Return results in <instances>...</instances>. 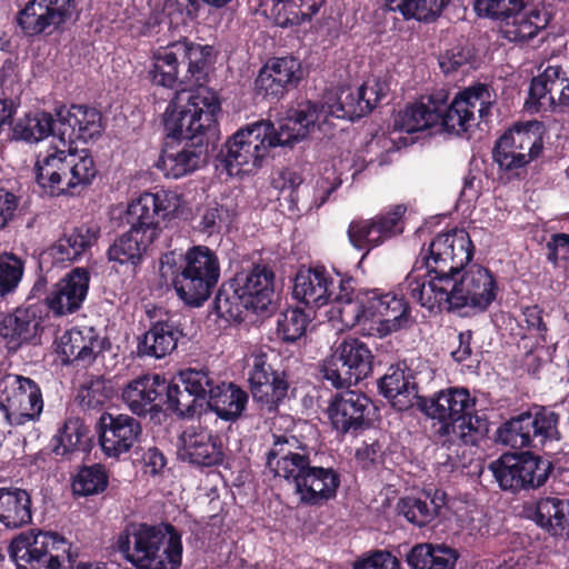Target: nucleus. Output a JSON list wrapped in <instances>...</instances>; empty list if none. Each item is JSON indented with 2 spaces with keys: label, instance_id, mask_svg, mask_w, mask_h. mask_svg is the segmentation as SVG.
Wrapping results in <instances>:
<instances>
[{
  "label": "nucleus",
  "instance_id": "obj_57",
  "mask_svg": "<svg viewBox=\"0 0 569 569\" xmlns=\"http://www.w3.org/2000/svg\"><path fill=\"white\" fill-rule=\"evenodd\" d=\"M310 322L311 315L305 309L288 307L278 315L277 336L282 342L295 343L306 336Z\"/></svg>",
  "mask_w": 569,
  "mask_h": 569
},
{
  "label": "nucleus",
  "instance_id": "obj_56",
  "mask_svg": "<svg viewBox=\"0 0 569 569\" xmlns=\"http://www.w3.org/2000/svg\"><path fill=\"white\" fill-rule=\"evenodd\" d=\"M109 487V471L104 465L80 466L71 479L72 493L76 497H91L103 493Z\"/></svg>",
  "mask_w": 569,
  "mask_h": 569
},
{
  "label": "nucleus",
  "instance_id": "obj_3",
  "mask_svg": "<svg viewBox=\"0 0 569 569\" xmlns=\"http://www.w3.org/2000/svg\"><path fill=\"white\" fill-rule=\"evenodd\" d=\"M160 276L188 307L199 308L211 297L221 273L216 251L192 246L184 253L168 251L160 258Z\"/></svg>",
  "mask_w": 569,
  "mask_h": 569
},
{
  "label": "nucleus",
  "instance_id": "obj_45",
  "mask_svg": "<svg viewBox=\"0 0 569 569\" xmlns=\"http://www.w3.org/2000/svg\"><path fill=\"white\" fill-rule=\"evenodd\" d=\"M99 229L82 224L73 229L69 234L59 238L47 253L52 258L53 263H71L78 260L90 249L99 237Z\"/></svg>",
  "mask_w": 569,
  "mask_h": 569
},
{
  "label": "nucleus",
  "instance_id": "obj_9",
  "mask_svg": "<svg viewBox=\"0 0 569 569\" xmlns=\"http://www.w3.org/2000/svg\"><path fill=\"white\" fill-rule=\"evenodd\" d=\"M460 277L455 276L449 286L438 288L435 296H423L421 289L423 283H418L415 277L410 281L411 289L420 300H423V308L432 311L436 308L440 311H456L466 307L475 311L483 312L495 301L498 292V283L492 272L478 263L466 267Z\"/></svg>",
  "mask_w": 569,
  "mask_h": 569
},
{
  "label": "nucleus",
  "instance_id": "obj_49",
  "mask_svg": "<svg viewBox=\"0 0 569 569\" xmlns=\"http://www.w3.org/2000/svg\"><path fill=\"white\" fill-rule=\"evenodd\" d=\"M39 325L36 312L29 308H18L12 313L3 315L0 319V339L4 341L9 351H16L28 341Z\"/></svg>",
  "mask_w": 569,
  "mask_h": 569
},
{
  "label": "nucleus",
  "instance_id": "obj_40",
  "mask_svg": "<svg viewBox=\"0 0 569 569\" xmlns=\"http://www.w3.org/2000/svg\"><path fill=\"white\" fill-rule=\"evenodd\" d=\"M339 486L340 475L333 468L312 466L295 492L300 505L321 506L336 498Z\"/></svg>",
  "mask_w": 569,
  "mask_h": 569
},
{
  "label": "nucleus",
  "instance_id": "obj_5",
  "mask_svg": "<svg viewBox=\"0 0 569 569\" xmlns=\"http://www.w3.org/2000/svg\"><path fill=\"white\" fill-rule=\"evenodd\" d=\"M117 547L136 569H179L182 535L170 522H131L117 538Z\"/></svg>",
  "mask_w": 569,
  "mask_h": 569
},
{
  "label": "nucleus",
  "instance_id": "obj_4",
  "mask_svg": "<svg viewBox=\"0 0 569 569\" xmlns=\"http://www.w3.org/2000/svg\"><path fill=\"white\" fill-rule=\"evenodd\" d=\"M274 279L272 267L263 261L236 272L217 291L213 301L217 316L229 323H241L249 312L269 311L276 296Z\"/></svg>",
  "mask_w": 569,
  "mask_h": 569
},
{
  "label": "nucleus",
  "instance_id": "obj_19",
  "mask_svg": "<svg viewBox=\"0 0 569 569\" xmlns=\"http://www.w3.org/2000/svg\"><path fill=\"white\" fill-rule=\"evenodd\" d=\"M253 401L267 413H276L288 396L290 372L281 363L270 361L264 352L253 356L248 377Z\"/></svg>",
  "mask_w": 569,
  "mask_h": 569
},
{
  "label": "nucleus",
  "instance_id": "obj_18",
  "mask_svg": "<svg viewBox=\"0 0 569 569\" xmlns=\"http://www.w3.org/2000/svg\"><path fill=\"white\" fill-rule=\"evenodd\" d=\"M43 406L41 388L31 378L8 375L0 380V410L11 426L38 421Z\"/></svg>",
  "mask_w": 569,
  "mask_h": 569
},
{
  "label": "nucleus",
  "instance_id": "obj_13",
  "mask_svg": "<svg viewBox=\"0 0 569 569\" xmlns=\"http://www.w3.org/2000/svg\"><path fill=\"white\" fill-rule=\"evenodd\" d=\"M538 121L516 123L495 143L493 161L509 180L523 178L527 167L543 152V140Z\"/></svg>",
  "mask_w": 569,
  "mask_h": 569
},
{
  "label": "nucleus",
  "instance_id": "obj_24",
  "mask_svg": "<svg viewBox=\"0 0 569 569\" xmlns=\"http://www.w3.org/2000/svg\"><path fill=\"white\" fill-rule=\"evenodd\" d=\"M272 446L266 452V467L295 488L311 469V450L293 435L272 433Z\"/></svg>",
  "mask_w": 569,
  "mask_h": 569
},
{
  "label": "nucleus",
  "instance_id": "obj_26",
  "mask_svg": "<svg viewBox=\"0 0 569 569\" xmlns=\"http://www.w3.org/2000/svg\"><path fill=\"white\" fill-rule=\"evenodd\" d=\"M376 410L373 401L367 395L346 390L331 398L328 418L337 432L357 435L371 427Z\"/></svg>",
  "mask_w": 569,
  "mask_h": 569
},
{
  "label": "nucleus",
  "instance_id": "obj_12",
  "mask_svg": "<svg viewBox=\"0 0 569 569\" xmlns=\"http://www.w3.org/2000/svg\"><path fill=\"white\" fill-rule=\"evenodd\" d=\"M560 415L546 406H533L505 421L495 433V441L513 449L541 448L559 440Z\"/></svg>",
  "mask_w": 569,
  "mask_h": 569
},
{
  "label": "nucleus",
  "instance_id": "obj_55",
  "mask_svg": "<svg viewBox=\"0 0 569 569\" xmlns=\"http://www.w3.org/2000/svg\"><path fill=\"white\" fill-rule=\"evenodd\" d=\"M388 10L399 12L405 20L435 22L451 0H385Z\"/></svg>",
  "mask_w": 569,
  "mask_h": 569
},
{
  "label": "nucleus",
  "instance_id": "obj_15",
  "mask_svg": "<svg viewBox=\"0 0 569 569\" xmlns=\"http://www.w3.org/2000/svg\"><path fill=\"white\" fill-rule=\"evenodd\" d=\"M70 548L71 543L58 532L31 529L11 540L8 553L17 569H60Z\"/></svg>",
  "mask_w": 569,
  "mask_h": 569
},
{
  "label": "nucleus",
  "instance_id": "obj_29",
  "mask_svg": "<svg viewBox=\"0 0 569 569\" xmlns=\"http://www.w3.org/2000/svg\"><path fill=\"white\" fill-rule=\"evenodd\" d=\"M328 101L302 100L288 110L276 134L281 147H291L306 139L316 128L322 129L330 118Z\"/></svg>",
  "mask_w": 569,
  "mask_h": 569
},
{
  "label": "nucleus",
  "instance_id": "obj_41",
  "mask_svg": "<svg viewBox=\"0 0 569 569\" xmlns=\"http://www.w3.org/2000/svg\"><path fill=\"white\" fill-rule=\"evenodd\" d=\"M511 10L510 17L503 20L502 34L511 42H525L533 39L541 30H543L549 21L550 14L543 8L532 7Z\"/></svg>",
  "mask_w": 569,
  "mask_h": 569
},
{
  "label": "nucleus",
  "instance_id": "obj_58",
  "mask_svg": "<svg viewBox=\"0 0 569 569\" xmlns=\"http://www.w3.org/2000/svg\"><path fill=\"white\" fill-rule=\"evenodd\" d=\"M302 182V176L290 168L278 170L272 174L271 186L279 191V200L282 199L287 203V210L291 214L299 216L301 212L299 201Z\"/></svg>",
  "mask_w": 569,
  "mask_h": 569
},
{
  "label": "nucleus",
  "instance_id": "obj_46",
  "mask_svg": "<svg viewBox=\"0 0 569 569\" xmlns=\"http://www.w3.org/2000/svg\"><path fill=\"white\" fill-rule=\"evenodd\" d=\"M446 493L436 490L435 495L422 497L406 496L398 500L396 511L402 516L409 523L423 528L431 523L440 513L445 506Z\"/></svg>",
  "mask_w": 569,
  "mask_h": 569
},
{
  "label": "nucleus",
  "instance_id": "obj_16",
  "mask_svg": "<svg viewBox=\"0 0 569 569\" xmlns=\"http://www.w3.org/2000/svg\"><path fill=\"white\" fill-rule=\"evenodd\" d=\"M488 469L502 491L519 493L542 487L553 465L532 452H505L491 461Z\"/></svg>",
  "mask_w": 569,
  "mask_h": 569
},
{
  "label": "nucleus",
  "instance_id": "obj_62",
  "mask_svg": "<svg viewBox=\"0 0 569 569\" xmlns=\"http://www.w3.org/2000/svg\"><path fill=\"white\" fill-rule=\"evenodd\" d=\"M543 309L538 305L521 307L522 320L519 322L529 337L547 342L549 328L543 319Z\"/></svg>",
  "mask_w": 569,
  "mask_h": 569
},
{
  "label": "nucleus",
  "instance_id": "obj_44",
  "mask_svg": "<svg viewBox=\"0 0 569 569\" xmlns=\"http://www.w3.org/2000/svg\"><path fill=\"white\" fill-rule=\"evenodd\" d=\"M32 521L30 493L18 487H0V523L7 529H19Z\"/></svg>",
  "mask_w": 569,
  "mask_h": 569
},
{
  "label": "nucleus",
  "instance_id": "obj_30",
  "mask_svg": "<svg viewBox=\"0 0 569 569\" xmlns=\"http://www.w3.org/2000/svg\"><path fill=\"white\" fill-rule=\"evenodd\" d=\"M387 84L378 79L362 83L355 91L343 89L337 98L327 100L328 112L330 118L355 121L369 114L387 96Z\"/></svg>",
  "mask_w": 569,
  "mask_h": 569
},
{
  "label": "nucleus",
  "instance_id": "obj_20",
  "mask_svg": "<svg viewBox=\"0 0 569 569\" xmlns=\"http://www.w3.org/2000/svg\"><path fill=\"white\" fill-rule=\"evenodd\" d=\"M407 210L406 204L399 203L389 206L370 219H353L347 229L349 242L355 249L365 251V258L372 249L403 233Z\"/></svg>",
  "mask_w": 569,
  "mask_h": 569
},
{
  "label": "nucleus",
  "instance_id": "obj_28",
  "mask_svg": "<svg viewBox=\"0 0 569 569\" xmlns=\"http://www.w3.org/2000/svg\"><path fill=\"white\" fill-rule=\"evenodd\" d=\"M74 10V0H30L18 12L17 23L26 37H36L51 27L58 29L72 18Z\"/></svg>",
  "mask_w": 569,
  "mask_h": 569
},
{
  "label": "nucleus",
  "instance_id": "obj_48",
  "mask_svg": "<svg viewBox=\"0 0 569 569\" xmlns=\"http://www.w3.org/2000/svg\"><path fill=\"white\" fill-rule=\"evenodd\" d=\"M176 48L178 49L181 63L187 66L184 80H187V82L192 81L199 89H204L202 84L207 81L208 69L214 58L213 47L189 41H179L176 42Z\"/></svg>",
  "mask_w": 569,
  "mask_h": 569
},
{
  "label": "nucleus",
  "instance_id": "obj_64",
  "mask_svg": "<svg viewBox=\"0 0 569 569\" xmlns=\"http://www.w3.org/2000/svg\"><path fill=\"white\" fill-rule=\"evenodd\" d=\"M353 569H400L399 560L387 550H376L353 562Z\"/></svg>",
  "mask_w": 569,
  "mask_h": 569
},
{
  "label": "nucleus",
  "instance_id": "obj_47",
  "mask_svg": "<svg viewBox=\"0 0 569 569\" xmlns=\"http://www.w3.org/2000/svg\"><path fill=\"white\" fill-rule=\"evenodd\" d=\"M460 557L456 548L445 543H417L406 556L411 569H455Z\"/></svg>",
  "mask_w": 569,
  "mask_h": 569
},
{
  "label": "nucleus",
  "instance_id": "obj_63",
  "mask_svg": "<svg viewBox=\"0 0 569 569\" xmlns=\"http://www.w3.org/2000/svg\"><path fill=\"white\" fill-rule=\"evenodd\" d=\"M472 57V52L468 47L458 44L439 56V67L445 74H451L470 63Z\"/></svg>",
  "mask_w": 569,
  "mask_h": 569
},
{
  "label": "nucleus",
  "instance_id": "obj_33",
  "mask_svg": "<svg viewBox=\"0 0 569 569\" xmlns=\"http://www.w3.org/2000/svg\"><path fill=\"white\" fill-rule=\"evenodd\" d=\"M106 342L93 327H72L59 338L57 353L63 365L88 367L104 350Z\"/></svg>",
  "mask_w": 569,
  "mask_h": 569
},
{
  "label": "nucleus",
  "instance_id": "obj_31",
  "mask_svg": "<svg viewBox=\"0 0 569 569\" xmlns=\"http://www.w3.org/2000/svg\"><path fill=\"white\" fill-rule=\"evenodd\" d=\"M193 139H197V136ZM213 144L203 143L202 140L189 142L166 139L157 168L168 178L179 179L188 176L207 163L209 147Z\"/></svg>",
  "mask_w": 569,
  "mask_h": 569
},
{
  "label": "nucleus",
  "instance_id": "obj_59",
  "mask_svg": "<svg viewBox=\"0 0 569 569\" xmlns=\"http://www.w3.org/2000/svg\"><path fill=\"white\" fill-rule=\"evenodd\" d=\"M26 261L13 252L0 253V300L13 296L23 279Z\"/></svg>",
  "mask_w": 569,
  "mask_h": 569
},
{
  "label": "nucleus",
  "instance_id": "obj_10",
  "mask_svg": "<svg viewBox=\"0 0 569 569\" xmlns=\"http://www.w3.org/2000/svg\"><path fill=\"white\" fill-rule=\"evenodd\" d=\"M281 147L270 120H258L237 130L216 156V167L228 176L250 173L262 167L271 149Z\"/></svg>",
  "mask_w": 569,
  "mask_h": 569
},
{
  "label": "nucleus",
  "instance_id": "obj_60",
  "mask_svg": "<svg viewBox=\"0 0 569 569\" xmlns=\"http://www.w3.org/2000/svg\"><path fill=\"white\" fill-rule=\"evenodd\" d=\"M110 397L111 393L106 381L97 378L79 389L76 401L82 410H100Z\"/></svg>",
  "mask_w": 569,
  "mask_h": 569
},
{
  "label": "nucleus",
  "instance_id": "obj_54",
  "mask_svg": "<svg viewBox=\"0 0 569 569\" xmlns=\"http://www.w3.org/2000/svg\"><path fill=\"white\" fill-rule=\"evenodd\" d=\"M58 119L46 111L34 114H27L20 118L12 128V136L16 140H22L29 143L41 141L49 136L58 137Z\"/></svg>",
  "mask_w": 569,
  "mask_h": 569
},
{
  "label": "nucleus",
  "instance_id": "obj_36",
  "mask_svg": "<svg viewBox=\"0 0 569 569\" xmlns=\"http://www.w3.org/2000/svg\"><path fill=\"white\" fill-rule=\"evenodd\" d=\"M58 118V138L62 141L84 142L99 137L103 130L102 114L99 110L83 104L64 106L56 109Z\"/></svg>",
  "mask_w": 569,
  "mask_h": 569
},
{
  "label": "nucleus",
  "instance_id": "obj_27",
  "mask_svg": "<svg viewBox=\"0 0 569 569\" xmlns=\"http://www.w3.org/2000/svg\"><path fill=\"white\" fill-rule=\"evenodd\" d=\"M97 431L102 452L119 458L140 442L142 425L133 416L106 411L97 422Z\"/></svg>",
  "mask_w": 569,
  "mask_h": 569
},
{
  "label": "nucleus",
  "instance_id": "obj_2",
  "mask_svg": "<svg viewBox=\"0 0 569 569\" xmlns=\"http://www.w3.org/2000/svg\"><path fill=\"white\" fill-rule=\"evenodd\" d=\"M174 196L166 190L143 192L126 210L129 230L118 236L107 250L109 262L136 270L149 247L159 238L166 220L177 209Z\"/></svg>",
  "mask_w": 569,
  "mask_h": 569
},
{
  "label": "nucleus",
  "instance_id": "obj_34",
  "mask_svg": "<svg viewBox=\"0 0 569 569\" xmlns=\"http://www.w3.org/2000/svg\"><path fill=\"white\" fill-rule=\"evenodd\" d=\"M173 385H178L179 392L174 397L181 399L187 406H191L190 415L178 416L181 419H192L200 417L204 412L206 401L211 397L214 386L218 385L219 379L207 367L192 368L188 367L179 370L172 380Z\"/></svg>",
  "mask_w": 569,
  "mask_h": 569
},
{
  "label": "nucleus",
  "instance_id": "obj_53",
  "mask_svg": "<svg viewBox=\"0 0 569 569\" xmlns=\"http://www.w3.org/2000/svg\"><path fill=\"white\" fill-rule=\"evenodd\" d=\"M69 176L64 196H79L88 189L98 174L93 156L88 149L70 151Z\"/></svg>",
  "mask_w": 569,
  "mask_h": 569
},
{
  "label": "nucleus",
  "instance_id": "obj_6",
  "mask_svg": "<svg viewBox=\"0 0 569 569\" xmlns=\"http://www.w3.org/2000/svg\"><path fill=\"white\" fill-rule=\"evenodd\" d=\"M221 103L214 92L207 89L178 93L163 113V130L168 141L202 140L214 143L218 137V114Z\"/></svg>",
  "mask_w": 569,
  "mask_h": 569
},
{
  "label": "nucleus",
  "instance_id": "obj_21",
  "mask_svg": "<svg viewBox=\"0 0 569 569\" xmlns=\"http://www.w3.org/2000/svg\"><path fill=\"white\" fill-rule=\"evenodd\" d=\"M146 315L149 327L138 337L137 355L140 358L162 359L172 353L186 338L182 317L161 307L147 309Z\"/></svg>",
  "mask_w": 569,
  "mask_h": 569
},
{
  "label": "nucleus",
  "instance_id": "obj_7",
  "mask_svg": "<svg viewBox=\"0 0 569 569\" xmlns=\"http://www.w3.org/2000/svg\"><path fill=\"white\" fill-rule=\"evenodd\" d=\"M418 409L438 420V435L446 441L476 445L487 430L486 420L476 415V399L466 388H448L433 397L419 398Z\"/></svg>",
  "mask_w": 569,
  "mask_h": 569
},
{
  "label": "nucleus",
  "instance_id": "obj_61",
  "mask_svg": "<svg viewBox=\"0 0 569 569\" xmlns=\"http://www.w3.org/2000/svg\"><path fill=\"white\" fill-rule=\"evenodd\" d=\"M529 0H473V10L480 18L502 22L511 10L522 8Z\"/></svg>",
  "mask_w": 569,
  "mask_h": 569
},
{
  "label": "nucleus",
  "instance_id": "obj_52",
  "mask_svg": "<svg viewBox=\"0 0 569 569\" xmlns=\"http://www.w3.org/2000/svg\"><path fill=\"white\" fill-rule=\"evenodd\" d=\"M325 0H272L271 14L281 28L300 26L310 21Z\"/></svg>",
  "mask_w": 569,
  "mask_h": 569
},
{
  "label": "nucleus",
  "instance_id": "obj_11",
  "mask_svg": "<svg viewBox=\"0 0 569 569\" xmlns=\"http://www.w3.org/2000/svg\"><path fill=\"white\" fill-rule=\"evenodd\" d=\"M178 385H173L163 376L147 373L128 381L121 389V399L128 409L138 417L169 411L176 416L190 415L191 406L176 399Z\"/></svg>",
  "mask_w": 569,
  "mask_h": 569
},
{
  "label": "nucleus",
  "instance_id": "obj_51",
  "mask_svg": "<svg viewBox=\"0 0 569 569\" xmlns=\"http://www.w3.org/2000/svg\"><path fill=\"white\" fill-rule=\"evenodd\" d=\"M536 523L552 536L569 533V499L543 497L537 500Z\"/></svg>",
  "mask_w": 569,
  "mask_h": 569
},
{
  "label": "nucleus",
  "instance_id": "obj_43",
  "mask_svg": "<svg viewBox=\"0 0 569 569\" xmlns=\"http://www.w3.org/2000/svg\"><path fill=\"white\" fill-rule=\"evenodd\" d=\"M563 82H567V71L559 64L547 66L531 79L526 104L537 112L548 110L555 104V98L560 93Z\"/></svg>",
  "mask_w": 569,
  "mask_h": 569
},
{
  "label": "nucleus",
  "instance_id": "obj_23",
  "mask_svg": "<svg viewBox=\"0 0 569 569\" xmlns=\"http://www.w3.org/2000/svg\"><path fill=\"white\" fill-rule=\"evenodd\" d=\"M430 368L420 360L405 359L390 365L382 377L378 379L379 393L388 400L401 402L402 408H408L423 398L420 395V385L426 379H431Z\"/></svg>",
  "mask_w": 569,
  "mask_h": 569
},
{
  "label": "nucleus",
  "instance_id": "obj_17",
  "mask_svg": "<svg viewBox=\"0 0 569 569\" xmlns=\"http://www.w3.org/2000/svg\"><path fill=\"white\" fill-rule=\"evenodd\" d=\"M373 359L367 343L358 338H346L323 361L322 377L336 389L349 388L372 372Z\"/></svg>",
  "mask_w": 569,
  "mask_h": 569
},
{
  "label": "nucleus",
  "instance_id": "obj_22",
  "mask_svg": "<svg viewBox=\"0 0 569 569\" xmlns=\"http://www.w3.org/2000/svg\"><path fill=\"white\" fill-rule=\"evenodd\" d=\"M495 102V93L487 83L476 82L460 90L455 98L446 102L445 131L458 136L466 133L478 122V118L485 120L491 112Z\"/></svg>",
  "mask_w": 569,
  "mask_h": 569
},
{
  "label": "nucleus",
  "instance_id": "obj_38",
  "mask_svg": "<svg viewBox=\"0 0 569 569\" xmlns=\"http://www.w3.org/2000/svg\"><path fill=\"white\" fill-rule=\"evenodd\" d=\"M93 447L90 427L80 417H68L50 440L51 452L64 460L76 453L89 455Z\"/></svg>",
  "mask_w": 569,
  "mask_h": 569
},
{
  "label": "nucleus",
  "instance_id": "obj_32",
  "mask_svg": "<svg viewBox=\"0 0 569 569\" xmlns=\"http://www.w3.org/2000/svg\"><path fill=\"white\" fill-rule=\"evenodd\" d=\"M448 100L447 89L435 90L427 97V102H415L400 110L395 117L393 128L413 133L439 126L445 131V107Z\"/></svg>",
  "mask_w": 569,
  "mask_h": 569
},
{
  "label": "nucleus",
  "instance_id": "obj_37",
  "mask_svg": "<svg viewBox=\"0 0 569 569\" xmlns=\"http://www.w3.org/2000/svg\"><path fill=\"white\" fill-rule=\"evenodd\" d=\"M70 150L50 147L37 156L34 163L36 182L51 197L64 196L69 176Z\"/></svg>",
  "mask_w": 569,
  "mask_h": 569
},
{
  "label": "nucleus",
  "instance_id": "obj_25",
  "mask_svg": "<svg viewBox=\"0 0 569 569\" xmlns=\"http://www.w3.org/2000/svg\"><path fill=\"white\" fill-rule=\"evenodd\" d=\"M303 79L301 61L293 56L273 57L259 70L253 81L257 99L277 102Z\"/></svg>",
  "mask_w": 569,
  "mask_h": 569
},
{
  "label": "nucleus",
  "instance_id": "obj_14",
  "mask_svg": "<svg viewBox=\"0 0 569 569\" xmlns=\"http://www.w3.org/2000/svg\"><path fill=\"white\" fill-rule=\"evenodd\" d=\"M347 278H355L348 272L335 270L332 276L325 266L301 267L295 276L292 296L310 309L331 305V319L343 325L345 302L342 284Z\"/></svg>",
  "mask_w": 569,
  "mask_h": 569
},
{
  "label": "nucleus",
  "instance_id": "obj_8",
  "mask_svg": "<svg viewBox=\"0 0 569 569\" xmlns=\"http://www.w3.org/2000/svg\"><path fill=\"white\" fill-rule=\"evenodd\" d=\"M475 254V246L465 229H451L438 233L422 248L412 269L423 281V296H435L438 288L449 286L455 276L469 264Z\"/></svg>",
  "mask_w": 569,
  "mask_h": 569
},
{
  "label": "nucleus",
  "instance_id": "obj_50",
  "mask_svg": "<svg viewBox=\"0 0 569 569\" xmlns=\"http://www.w3.org/2000/svg\"><path fill=\"white\" fill-rule=\"evenodd\" d=\"M180 56L176 42L167 48L158 49L152 56V66L148 71V78L152 84L172 89L178 82L187 83L184 74L180 76Z\"/></svg>",
  "mask_w": 569,
  "mask_h": 569
},
{
  "label": "nucleus",
  "instance_id": "obj_35",
  "mask_svg": "<svg viewBox=\"0 0 569 569\" xmlns=\"http://www.w3.org/2000/svg\"><path fill=\"white\" fill-rule=\"evenodd\" d=\"M179 459L200 468L221 466L224 461L222 441L211 431L189 427L181 433Z\"/></svg>",
  "mask_w": 569,
  "mask_h": 569
},
{
  "label": "nucleus",
  "instance_id": "obj_1",
  "mask_svg": "<svg viewBox=\"0 0 569 569\" xmlns=\"http://www.w3.org/2000/svg\"><path fill=\"white\" fill-rule=\"evenodd\" d=\"M411 277H415L418 283H423L418 276V269H411L393 291L386 293L378 289L357 290V279L347 278L342 284V296L346 297L345 302H348L343 309V327L351 329L362 326V330H366V326L370 325L368 330H372V326L377 325L376 330L380 337L402 328L411 317L408 299L421 307L425 303L412 293L415 284L410 281Z\"/></svg>",
  "mask_w": 569,
  "mask_h": 569
},
{
  "label": "nucleus",
  "instance_id": "obj_39",
  "mask_svg": "<svg viewBox=\"0 0 569 569\" xmlns=\"http://www.w3.org/2000/svg\"><path fill=\"white\" fill-rule=\"evenodd\" d=\"M90 273L86 268H74L52 289L50 310L56 315H69L79 310L88 295Z\"/></svg>",
  "mask_w": 569,
  "mask_h": 569
},
{
  "label": "nucleus",
  "instance_id": "obj_42",
  "mask_svg": "<svg viewBox=\"0 0 569 569\" xmlns=\"http://www.w3.org/2000/svg\"><path fill=\"white\" fill-rule=\"evenodd\" d=\"M248 392L234 382L219 380L214 390L206 401L204 412H214L227 422L237 421L247 408Z\"/></svg>",
  "mask_w": 569,
  "mask_h": 569
}]
</instances>
